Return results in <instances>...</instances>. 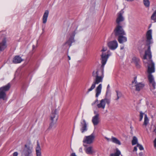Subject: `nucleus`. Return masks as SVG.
Listing matches in <instances>:
<instances>
[{
    "label": "nucleus",
    "mask_w": 156,
    "mask_h": 156,
    "mask_svg": "<svg viewBox=\"0 0 156 156\" xmlns=\"http://www.w3.org/2000/svg\"><path fill=\"white\" fill-rule=\"evenodd\" d=\"M147 48L145 51V54L143 57V62L145 64H148L147 72L148 74V79L149 83L150 90L152 91L155 88L156 83L154 80L152 73L155 72L154 64L151 59L152 55L151 51L150 44L152 43V30H149L147 32L146 35Z\"/></svg>",
    "instance_id": "nucleus-1"
},
{
    "label": "nucleus",
    "mask_w": 156,
    "mask_h": 156,
    "mask_svg": "<svg viewBox=\"0 0 156 156\" xmlns=\"http://www.w3.org/2000/svg\"><path fill=\"white\" fill-rule=\"evenodd\" d=\"M110 55L108 54L106 55L103 53L101 55L102 65L101 67L102 69H97L94 70L92 73V76L94 78V82L90 87L88 89L87 93L92 91L95 87L96 84H98L103 81L104 77V67L106 63L107 59Z\"/></svg>",
    "instance_id": "nucleus-2"
},
{
    "label": "nucleus",
    "mask_w": 156,
    "mask_h": 156,
    "mask_svg": "<svg viewBox=\"0 0 156 156\" xmlns=\"http://www.w3.org/2000/svg\"><path fill=\"white\" fill-rule=\"evenodd\" d=\"M10 85L9 83H8L5 85L0 88V99L3 100H6V92L10 89Z\"/></svg>",
    "instance_id": "nucleus-3"
},
{
    "label": "nucleus",
    "mask_w": 156,
    "mask_h": 156,
    "mask_svg": "<svg viewBox=\"0 0 156 156\" xmlns=\"http://www.w3.org/2000/svg\"><path fill=\"white\" fill-rule=\"evenodd\" d=\"M112 34L116 37H118L122 35H126V33L122 27L119 25H117L114 30Z\"/></svg>",
    "instance_id": "nucleus-4"
},
{
    "label": "nucleus",
    "mask_w": 156,
    "mask_h": 156,
    "mask_svg": "<svg viewBox=\"0 0 156 156\" xmlns=\"http://www.w3.org/2000/svg\"><path fill=\"white\" fill-rule=\"evenodd\" d=\"M132 85L133 86L135 87L136 90L138 91H139L143 89L144 86V83H142L137 82L136 76L134 77L133 81H132Z\"/></svg>",
    "instance_id": "nucleus-5"
},
{
    "label": "nucleus",
    "mask_w": 156,
    "mask_h": 156,
    "mask_svg": "<svg viewBox=\"0 0 156 156\" xmlns=\"http://www.w3.org/2000/svg\"><path fill=\"white\" fill-rule=\"evenodd\" d=\"M32 148L29 145L25 144L22 153V156H32Z\"/></svg>",
    "instance_id": "nucleus-6"
},
{
    "label": "nucleus",
    "mask_w": 156,
    "mask_h": 156,
    "mask_svg": "<svg viewBox=\"0 0 156 156\" xmlns=\"http://www.w3.org/2000/svg\"><path fill=\"white\" fill-rule=\"evenodd\" d=\"M95 137L94 134L92 133L90 135L85 136L83 142L84 143L90 144L93 143Z\"/></svg>",
    "instance_id": "nucleus-7"
},
{
    "label": "nucleus",
    "mask_w": 156,
    "mask_h": 156,
    "mask_svg": "<svg viewBox=\"0 0 156 156\" xmlns=\"http://www.w3.org/2000/svg\"><path fill=\"white\" fill-rule=\"evenodd\" d=\"M110 100L108 99L105 98L102 99L100 101V103L97 105V106L99 108H101L103 109H105V106L106 103L109 104L110 103Z\"/></svg>",
    "instance_id": "nucleus-8"
},
{
    "label": "nucleus",
    "mask_w": 156,
    "mask_h": 156,
    "mask_svg": "<svg viewBox=\"0 0 156 156\" xmlns=\"http://www.w3.org/2000/svg\"><path fill=\"white\" fill-rule=\"evenodd\" d=\"M80 130L82 133L87 131L88 130L87 124L84 119H82L81 120L80 124Z\"/></svg>",
    "instance_id": "nucleus-9"
},
{
    "label": "nucleus",
    "mask_w": 156,
    "mask_h": 156,
    "mask_svg": "<svg viewBox=\"0 0 156 156\" xmlns=\"http://www.w3.org/2000/svg\"><path fill=\"white\" fill-rule=\"evenodd\" d=\"M76 34V30L73 32L71 34H69L70 37L69 39L65 43V44H68L69 47L71 46L72 44L74 42V37Z\"/></svg>",
    "instance_id": "nucleus-10"
},
{
    "label": "nucleus",
    "mask_w": 156,
    "mask_h": 156,
    "mask_svg": "<svg viewBox=\"0 0 156 156\" xmlns=\"http://www.w3.org/2000/svg\"><path fill=\"white\" fill-rule=\"evenodd\" d=\"M109 48L112 50H115L118 47V43L117 41L115 40L110 41L108 43Z\"/></svg>",
    "instance_id": "nucleus-11"
},
{
    "label": "nucleus",
    "mask_w": 156,
    "mask_h": 156,
    "mask_svg": "<svg viewBox=\"0 0 156 156\" xmlns=\"http://www.w3.org/2000/svg\"><path fill=\"white\" fill-rule=\"evenodd\" d=\"M58 118V115L56 109L52 111L50 119L51 121L57 122Z\"/></svg>",
    "instance_id": "nucleus-12"
},
{
    "label": "nucleus",
    "mask_w": 156,
    "mask_h": 156,
    "mask_svg": "<svg viewBox=\"0 0 156 156\" xmlns=\"http://www.w3.org/2000/svg\"><path fill=\"white\" fill-rule=\"evenodd\" d=\"M123 12L120 11L118 13L117 17L116 20V23L117 25H119L120 22L124 21V18L122 16Z\"/></svg>",
    "instance_id": "nucleus-13"
},
{
    "label": "nucleus",
    "mask_w": 156,
    "mask_h": 156,
    "mask_svg": "<svg viewBox=\"0 0 156 156\" xmlns=\"http://www.w3.org/2000/svg\"><path fill=\"white\" fill-rule=\"evenodd\" d=\"M99 114H96V115L92 117V122L94 126L97 125L99 122L100 118Z\"/></svg>",
    "instance_id": "nucleus-14"
},
{
    "label": "nucleus",
    "mask_w": 156,
    "mask_h": 156,
    "mask_svg": "<svg viewBox=\"0 0 156 156\" xmlns=\"http://www.w3.org/2000/svg\"><path fill=\"white\" fill-rule=\"evenodd\" d=\"M6 47V40L5 38L3 39L2 42H0V51H3Z\"/></svg>",
    "instance_id": "nucleus-15"
},
{
    "label": "nucleus",
    "mask_w": 156,
    "mask_h": 156,
    "mask_svg": "<svg viewBox=\"0 0 156 156\" xmlns=\"http://www.w3.org/2000/svg\"><path fill=\"white\" fill-rule=\"evenodd\" d=\"M125 35H122L118 37V40L119 43L122 44L127 41V38Z\"/></svg>",
    "instance_id": "nucleus-16"
},
{
    "label": "nucleus",
    "mask_w": 156,
    "mask_h": 156,
    "mask_svg": "<svg viewBox=\"0 0 156 156\" xmlns=\"http://www.w3.org/2000/svg\"><path fill=\"white\" fill-rule=\"evenodd\" d=\"M102 87V84H100L96 87L95 89V92L96 93L95 96L96 98H98L99 95L100 94L101 92Z\"/></svg>",
    "instance_id": "nucleus-17"
},
{
    "label": "nucleus",
    "mask_w": 156,
    "mask_h": 156,
    "mask_svg": "<svg viewBox=\"0 0 156 156\" xmlns=\"http://www.w3.org/2000/svg\"><path fill=\"white\" fill-rule=\"evenodd\" d=\"M36 156H41V149L38 142H37V147L36 148Z\"/></svg>",
    "instance_id": "nucleus-18"
},
{
    "label": "nucleus",
    "mask_w": 156,
    "mask_h": 156,
    "mask_svg": "<svg viewBox=\"0 0 156 156\" xmlns=\"http://www.w3.org/2000/svg\"><path fill=\"white\" fill-rule=\"evenodd\" d=\"M49 14V11L48 10H46L45 11L44 13L43 16L42 18V22L43 23L45 24L46 23Z\"/></svg>",
    "instance_id": "nucleus-19"
},
{
    "label": "nucleus",
    "mask_w": 156,
    "mask_h": 156,
    "mask_svg": "<svg viewBox=\"0 0 156 156\" xmlns=\"http://www.w3.org/2000/svg\"><path fill=\"white\" fill-rule=\"evenodd\" d=\"M86 153L88 154H91L94 153L93 147L92 146H90L86 147L85 150Z\"/></svg>",
    "instance_id": "nucleus-20"
},
{
    "label": "nucleus",
    "mask_w": 156,
    "mask_h": 156,
    "mask_svg": "<svg viewBox=\"0 0 156 156\" xmlns=\"http://www.w3.org/2000/svg\"><path fill=\"white\" fill-rule=\"evenodd\" d=\"M23 61L22 59L19 56H16L14 58L12 62L15 64L20 63Z\"/></svg>",
    "instance_id": "nucleus-21"
},
{
    "label": "nucleus",
    "mask_w": 156,
    "mask_h": 156,
    "mask_svg": "<svg viewBox=\"0 0 156 156\" xmlns=\"http://www.w3.org/2000/svg\"><path fill=\"white\" fill-rule=\"evenodd\" d=\"M133 62L134 63L137 68H140V59L136 57H134L132 59Z\"/></svg>",
    "instance_id": "nucleus-22"
},
{
    "label": "nucleus",
    "mask_w": 156,
    "mask_h": 156,
    "mask_svg": "<svg viewBox=\"0 0 156 156\" xmlns=\"http://www.w3.org/2000/svg\"><path fill=\"white\" fill-rule=\"evenodd\" d=\"M111 141L113 143L119 145H120L121 144V143L120 141L115 137L112 136L111 138Z\"/></svg>",
    "instance_id": "nucleus-23"
},
{
    "label": "nucleus",
    "mask_w": 156,
    "mask_h": 156,
    "mask_svg": "<svg viewBox=\"0 0 156 156\" xmlns=\"http://www.w3.org/2000/svg\"><path fill=\"white\" fill-rule=\"evenodd\" d=\"M56 122H55L54 121H51V122L50 124V126L48 129L55 128L56 126Z\"/></svg>",
    "instance_id": "nucleus-24"
},
{
    "label": "nucleus",
    "mask_w": 156,
    "mask_h": 156,
    "mask_svg": "<svg viewBox=\"0 0 156 156\" xmlns=\"http://www.w3.org/2000/svg\"><path fill=\"white\" fill-rule=\"evenodd\" d=\"M149 122V119L148 118L146 114H145L144 116V122L143 124L144 125H145L146 126L147 125Z\"/></svg>",
    "instance_id": "nucleus-25"
},
{
    "label": "nucleus",
    "mask_w": 156,
    "mask_h": 156,
    "mask_svg": "<svg viewBox=\"0 0 156 156\" xmlns=\"http://www.w3.org/2000/svg\"><path fill=\"white\" fill-rule=\"evenodd\" d=\"M120 154V151L118 149H117L116 152L115 154H111L110 156H119Z\"/></svg>",
    "instance_id": "nucleus-26"
},
{
    "label": "nucleus",
    "mask_w": 156,
    "mask_h": 156,
    "mask_svg": "<svg viewBox=\"0 0 156 156\" xmlns=\"http://www.w3.org/2000/svg\"><path fill=\"white\" fill-rule=\"evenodd\" d=\"M151 20L156 22V10L154 12L151 17Z\"/></svg>",
    "instance_id": "nucleus-27"
},
{
    "label": "nucleus",
    "mask_w": 156,
    "mask_h": 156,
    "mask_svg": "<svg viewBox=\"0 0 156 156\" xmlns=\"http://www.w3.org/2000/svg\"><path fill=\"white\" fill-rule=\"evenodd\" d=\"M137 139L136 136H133L132 140V144L134 145L137 144Z\"/></svg>",
    "instance_id": "nucleus-28"
},
{
    "label": "nucleus",
    "mask_w": 156,
    "mask_h": 156,
    "mask_svg": "<svg viewBox=\"0 0 156 156\" xmlns=\"http://www.w3.org/2000/svg\"><path fill=\"white\" fill-rule=\"evenodd\" d=\"M144 5L146 7H148L150 5V2L149 0H143Z\"/></svg>",
    "instance_id": "nucleus-29"
},
{
    "label": "nucleus",
    "mask_w": 156,
    "mask_h": 156,
    "mask_svg": "<svg viewBox=\"0 0 156 156\" xmlns=\"http://www.w3.org/2000/svg\"><path fill=\"white\" fill-rule=\"evenodd\" d=\"M117 98L115 99L116 100H118L119 98L121 96V93L118 91H116Z\"/></svg>",
    "instance_id": "nucleus-30"
},
{
    "label": "nucleus",
    "mask_w": 156,
    "mask_h": 156,
    "mask_svg": "<svg viewBox=\"0 0 156 156\" xmlns=\"http://www.w3.org/2000/svg\"><path fill=\"white\" fill-rule=\"evenodd\" d=\"M144 115V113H143L141 111L140 112V119H139V121H141L142 120L143 117Z\"/></svg>",
    "instance_id": "nucleus-31"
},
{
    "label": "nucleus",
    "mask_w": 156,
    "mask_h": 156,
    "mask_svg": "<svg viewBox=\"0 0 156 156\" xmlns=\"http://www.w3.org/2000/svg\"><path fill=\"white\" fill-rule=\"evenodd\" d=\"M137 147H139V149L140 150H143L144 149L143 146L142 145L139 144H137Z\"/></svg>",
    "instance_id": "nucleus-32"
},
{
    "label": "nucleus",
    "mask_w": 156,
    "mask_h": 156,
    "mask_svg": "<svg viewBox=\"0 0 156 156\" xmlns=\"http://www.w3.org/2000/svg\"><path fill=\"white\" fill-rule=\"evenodd\" d=\"M107 50V48L103 47L102 49L101 50V51H105Z\"/></svg>",
    "instance_id": "nucleus-33"
},
{
    "label": "nucleus",
    "mask_w": 156,
    "mask_h": 156,
    "mask_svg": "<svg viewBox=\"0 0 156 156\" xmlns=\"http://www.w3.org/2000/svg\"><path fill=\"white\" fill-rule=\"evenodd\" d=\"M154 145L155 148H156V138H155L154 141Z\"/></svg>",
    "instance_id": "nucleus-34"
},
{
    "label": "nucleus",
    "mask_w": 156,
    "mask_h": 156,
    "mask_svg": "<svg viewBox=\"0 0 156 156\" xmlns=\"http://www.w3.org/2000/svg\"><path fill=\"white\" fill-rule=\"evenodd\" d=\"M18 155V153L17 152H15L13 153V156H17Z\"/></svg>",
    "instance_id": "nucleus-35"
},
{
    "label": "nucleus",
    "mask_w": 156,
    "mask_h": 156,
    "mask_svg": "<svg viewBox=\"0 0 156 156\" xmlns=\"http://www.w3.org/2000/svg\"><path fill=\"white\" fill-rule=\"evenodd\" d=\"M105 138L108 141H111V139H110V138H108L107 137H105Z\"/></svg>",
    "instance_id": "nucleus-36"
},
{
    "label": "nucleus",
    "mask_w": 156,
    "mask_h": 156,
    "mask_svg": "<svg viewBox=\"0 0 156 156\" xmlns=\"http://www.w3.org/2000/svg\"><path fill=\"white\" fill-rule=\"evenodd\" d=\"M137 147H135L134 148V149H133V151H137Z\"/></svg>",
    "instance_id": "nucleus-37"
},
{
    "label": "nucleus",
    "mask_w": 156,
    "mask_h": 156,
    "mask_svg": "<svg viewBox=\"0 0 156 156\" xmlns=\"http://www.w3.org/2000/svg\"><path fill=\"white\" fill-rule=\"evenodd\" d=\"M79 151L80 152H82V147H80L79 149Z\"/></svg>",
    "instance_id": "nucleus-38"
},
{
    "label": "nucleus",
    "mask_w": 156,
    "mask_h": 156,
    "mask_svg": "<svg viewBox=\"0 0 156 156\" xmlns=\"http://www.w3.org/2000/svg\"><path fill=\"white\" fill-rule=\"evenodd\" d=\"M72 156H76L75 153H73L71 154Z\"/></svg>",
    "instance_id": "nucleus-39"
},
{
    "label": "nucleus",
    "mask_w": 156,
    "mask_h": 156,
    "mask_svg": "<svg viewBox=\"0 0 156 156\" xmlns=\"http://www.w3.org/2000/svg\"><path fill=\"white\" fill-rule=\"evenodd\" d=\"M124 48V46H121L120 48V49L121 50L123 49Z\"/></svg>",
    "instance_id": "nucleus-40"
},
{
    "label": "nucleus",
    "mask_w": 156,
    "mask_h": 156,
    "mask_svg": "<svg viewBox=\"0 0 156 156\" xmlns=\"http://www.w3.org/2000/svg\"><path fill=\"white\" fill-rule=\"evenodd\" d=\"M96 102H95V101L93 102V103H92V105H94V104H96Z\"/></svg>",
    "instance_id": "nucleus-41"
},
{
    "label": "nucleus",
    "mask_w": 156,
    "mask_h": 156,
    "mask_svg": "<svg viewBox=\"0 0 156 156\" xmlns=\"http://www.w3.org/2000/svg\"><path fill=\"white\" fill-rule=\"evenodd\" d=\"M126 1L128 2H132L134 0H126Z\"/></svg>",
    "instance_id": "nucleus-42"
},
{
    "label": "nucleus",
    "mask_w": 156,
    "mask_h": 156,
    "mask_svg": "<svg viewBox=\"0 0 156 156\" xmlns=\"http://www.w3.org/2000/svg\"><path fill=\"white\" fill-rule=\"evenodd\" d=\"M68 57L69 60H70L71 59V58L68 55Z\"/></svg>",
    "instance_id": "nucleus-43"
},
{
    "label": "nucleus",
    "mask_w": 156,
    "mask_h": 156,
    "mask_svg": "<svg viewBox=\"0 0 156 156\" xmlns=\"http://www.w3.org/2000/svg\"><path fill=\"white\" fill-rule=\"evenodd\" d=\"M110 87V86L108 84V86H107V90H108Z\"/></svg>",
    "instance_id": "nucleus-44"
},
{
    "label": "nucleus",
    "mask_w": 156,
    "mask_h": 156,
    "mask_svg": "<svg viewBox=\"0 0 156 156\" xmlns=\"http://www.w3.org/2000/svg\"><path fill=\"white\" fill-rule=\"evenodd\" d=\"M94 114H95V115H96V114H98V113H97V112L96 111H94Z\"/></svg>",
    "instance_id": "nucleus-45"
},
{
    "label": "nucleus",
    "mask_w": 156,
    "mask_h": 156,
    "mask_svg": "<svg viewBox=\"0 0 156 156\" xmlns=\"http://www.w3.org/2000/svg\"><path fill=\"white\" fill-rule=\"evenodd\" d=\"M35 48V46L34 45H33V49H34Z\"/></svg>",
    "instance_id": "nucleus-46"
},
{
    "label": "nucleus",
    "mask_w": 156,
    "mask_h": 156,
    "mask_svg": "<svg viewBox=\"0 0 156 156\" xmlns=\"http://www.w3.org/2000/svg\"><path fill=\"white\" fill-rule=\"evenodd\" d=\"M98 99H97L95 101L96 102V103L98 101Z\"/></svg>",
    "instance_id": "nucleus-47"
},
{
    "label": "nucleus",
    "mask_w": 156,
    "mask_h": 156,
    "mask_svg": "<svg viewBox=\"0 0 156 156\" xmlns=\"http://www.w3.org/2000/svg\"><path fill=\"white\" fill-rule=\"evenodd\" d=\"M83 145L85 147H87V145Z\"/></svg>",
    "instance_id": "nucleus-48"
}]
</instances>
